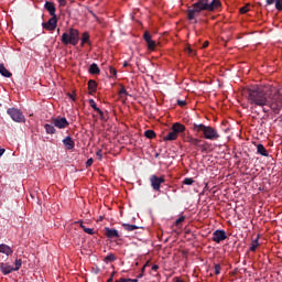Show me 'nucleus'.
Listing matches in <instances>:
<instances>
[{
    "label": "nucleus",
    "instance_id": "79ce46f5",
    "mask_svg": "<svg viewBox=\"0 0 282 282\" xmlns=\"http://www.w3.org/2000/svg\"><path fill=\"white\" fill-rule=\"evenodd\" d=\"M91 164H94V159H88V160L86 161V166H87V169H89V166H91Z\"/></svg>",
    "mask_w": 282,
    "mask_h": 282
},
{
    "label": "nucleus",
    "instance_id": "aec40b11",
    "mask_svg": "<svg viewBox=\"0 0 282 282\" xmlns=\"http://www.w3.org/2000/svg\"><path fill=\"white\" fill-rule=\"evenodd\" d=\"M257 153H259V155H262L263 158H268V150H265V147H263V144H258L257 145Z\"/></svg>",
    "mask_w": 282,
    "mask_h": 282
},
{
    "label": "nucleus",
    "instance_id": "2eb2a0df",
    "mask_svg": "<svg viewBox=\"0 0 282 282\" xmlns=\"http://www.w3.org/2000/svg\"><path fill=\"white\" fill-rule=\"evenodd\" d=\"M88 102H89L91 109H94V111L99 113L100 119L105 120V112H102V110H100V108H98V106L96 105V101L94 99H89Z\"/></svg>",
    "mask_w": 282,
    "mask_h": 282
},
{
    "label": "nucleus",
    "instance_id": "6e6d98bb",
    "mask_svg": "<svg viewBox=\"0 0 282 282\" xmlns=\"http://www.w3.org/2000/svg\"><path fill=\"white\" fill-rule=\"evenodd\" d=\"M107 282H113V278L111 276Z\"/></svg>",
    "mask_w": 282,
    "mask_h": 282
},
{
    "label": "nucleus",
    "instance_id": "39448f33",
    "mask_svg": "<svg viewBox=\"0 0 282 282\" xmlns=\"http://www.w3.org/2000/svg\"><path fill=\"white\" fill-rule=\"evenodd\" d=\"M21 265H23V260L15 259L14 267L10 265L8 262H1L0 263V270L2 274L8 275L11 274V272H18V270H21Z\"/></svg>",
    "mask_w": 282,
    "mask_h": 282
},
{
    "label": "nucleus",
    "instance_id": "f257e3e1",
    "mask_svg": "<svg viewBox=\"0 0 282 282\" xmlns=\"http://www.w3.org/2000/svg\"><path fill=\"white\" fill-rule=\"evenodd\" d=\"M247 100L251 107H262L264 113H281L282 95L276 88L265 89L263 87H253L247 90Z\"/></svg>",
    "mask_w": 282,
    "mask_h": 282
},
{
    "label": "nucleus",
    "instance_id": "7ed1b4c3",
    "mask_svg": "<svg viewBox=\"0 0 282 282\" xmlns=\"http://www.w3.org/2000/svg\"><path fill=\"white\" fill-rule=\"evenodd\" d=\"M192 129L193 131H195V133H203V138H205V140L215 141L221 138V135H219V132H217V129L210 126H206L204 123H200V124L194 123Z\"/></svg>",
    "mask_w": 282,
    "mask_h": 282
},
{
    "label": "nucleus",
    "instance_id": "603ef678",
    "mask_svg": "<svg viewBox=\"0 0 282 282\" xmlns=\"http://www.w3.org/2000/svg\"><path fill=\"white\" fill-rule=\"evenodd\" d=\"M90 14H91L95 19H98V17L96 15V13H94V11H90Z\"/></svg>",
    "mask_w": 282,
    "mask_h": 282
},
{
    "label": "nucleus",
    "instance_id": "c9c22d12",
    "mask_svg": "<svg viewBox=\"0 0 282 282\" xmlns=\"http://www.w3.org/2000/svg\"><path fill=\"white\" fill-rule=\"evenodd\" d=\"M109 72L112 76H118V70H116V68H113V66H109Z\"/></svg>",
    "mask_w": 282,
    "mask_h": 282
},
{
    "label": "nucleus",
    "instance_id": "7c9ffc66",
    "mask_svg": "<svg viewBox=\"0 0 282 282\" xmlns=\"http://www.w3.org/2000/svg\"><path fill=\"white\" fill-rule=\"evenodd\" d=\"M148 45V50H151L153 52V50H155V41L150 40L149 42H147Z\"/></svg>",
    "mask_w": 282,
    "mask_h": 282
},
{
    "label": "nucleus",
    "instance_id": "58836bf2",
    "mask_svg": "<svg viewBox=\"0 0 282 282\" xmlns=\"http://www.w3.org/2000/svg\"><path fill=\"white\" fill-rule=\"evenodd\" d=\"M58 4L61 8H65V6H67V0H58Z\"/></svg>",
    "mask_w": 282,
    "mask_h": 282
},
{
    "label": "nucleus",
    "instance_id": "c756f323",
    "mask_svg": "<svg viewBox=\"0 0 282 282\" xmlns=\"http://www.w3.org/2000/svg\"><path fill=\"white\" fill-rule=\"evenodd\" d=\"M143 39H144L145 43H148L149 41H153L151 33H149V31L144 32Z\"/></svg>",
    "mask_w": 282,
    "mask_h": 282
},
{
    "label": "nucleus",
    "instance_id": "4c0bfd02",
    "mask_svg": "<svg viewBox=\"0 0 282 282\" xmlns=\"http://www.w3.org/2000/svg\"><path fill=\"white\" fill-rule=\"evenodd\" d=\"M193 178H185L184 181H183V184H186L187 186H191V184H193Z\"/></svg>",
    "mask_w": 282,
    "mask_h": 282
},
{
    "label": "nucleus",
    "instance_id": "0eeeda50",
    "mask_svg": "<svg viewBox=\"0 0 282 282\" xmlns=\"http://www.w3.org/2000/svg\"><path fill=\"white\" fill-rule=\"evenodd\" d=\"M51 123L54 124L57 129H67L69 127V121L65 117H56L51 119Z\"/></svg>",
    "mask_w": 282,
    "mask_h": 282
},
{
    "label": "nucleus",
    "instance_id": "f704fd0d",
    "mask_svg": "<svg viewBox=\"0 0 282 282\" xmlns=\"http://www.w3.org/2000/svg\"><path fill=\"white\" fill-rule=\"evenodd\" d=\"M275 8L282 12V0H275Z\"/></svg>",
    "mask_w": 282,
    "mask_h": 282
},
{
    "label": "nucleus",
    "instance_id": "4d7b16f0",
    "mask_svg": "<svg viewBox=\"0 0 282 282\" xmlns=\"http://www.w3.org/2000/svg\"><path fill=\"white\" fill-rule=\"evenodd\" d=\"M0 107H1V104H0Z\"/></svg>",
    "mask_w": 282,
    "mask_h": 282
},
{
    "label": "nucleus",
    "instance_id": "6ab92c4d",
    "mask_svg": "<svg viewBox=\"0 0 282 282\" xmlns=\"http://www.w3.org/2000/svg\"><path fill=\"white\" fill-rule=\"evenodd\" d=\"M177 133L174 132L173 130L171 132H169L165 137H163V140L165 142H173V140H175L177 138Z\"/></svg>",
    "mask_w": 282,
    "mask_h": 282
},
{
    "label": "nucleus",
    "instance_id": "b1692460",
    "mask_svg": "<svg viewBox=\"0 0 282 282\" xmlns=\"http://www.w3.org/2000/svg\"><path fill=\"white\" fill-rule=\"evenodd\" d=\"M257 248H259V237L251 241V247H250L251 252H256Z\"/></svg>",
    "mask_w": 282,
    "mask_h": 282
},
{
    "label": "nucleus",
    "instance_id": "49530a36",
    "mask_svg": "<svg viewBox=\"0 0 282 282\" xmlns=\"http://www.w3.org/2000/svg\"><path fill=\"white\" fill-rule=\"evenodd\" d=\"M152 270H153L154 272H158V270H160V265L153 264V265H152Z\"/></svg>",
    "mask_w": 282,
    "mask_h": 282
},
{
    "label": "nucleus",
    "instance_id": "412c9836",
    "mask_svg": "<svg viewBox=\"0 0 282 282\" xmlns=\"http://www.w3.org/2000/svg\"><path fill=\"white\" fill-rule=\"evenodd\" d=\"M88 72H89V74H93V75L100 74V67H98V64L93 63V64L89 66Z\"/></svg>",
    "mask_w": 282,
    "mask_h": 282
},
{
    "label": "nucleus",
    "instance_id": "dca6fc26",
    "mask_svg": "<svg viewBox=\"0 0 282 282\" xmlns=\"http://www.w3.org/2000/svg\"><path fill=\"white\" fill-rule=\"evenodd\" d=\"M151 184L154 191H160V185L164 184V178L162 177H152L151 178Z\"/></svg>",
    "mask_w": 282,
    "mask_h": 282
},
{
    "label": "nucleus",
    "instance_id": "3c124183",
    "mask_svg": "<svg viewBox=\"0 0 282 282\" xmlns=\"http://www.w3.org/2000/svg\"><path fill=\"white\" fill-rule=\"evenodd\" d=\"M206 1H210V0H197L196 3H205Z\"/></svg>",
    "mask_w": 282,
    "mask_h": 282
},
{
    "label": "nucleus",
    "instance_id": "9b49d317",
    "mask_svg": "<svg viewBox=\"0 0 282 282\" xmlns=\"http://www.w3.org/2000/svg\"><path fill=\"white\" fill-rule=\"evenodd\" d=\"M172 131L180 135V133H184L186 131V126L180 122H176L172 126Z\"/></svg>",
    "mask_w": 282,
    "mask_h": 282
},
{
    "label": "nucleus",
    "instance_id": "864d4df0",
    "mask_svg": "<svg viewBox=\"0 0 282 282\" xmlns=\"http://www.w3.org/2000/svg\"><path fill=\"white\" fill-rule=\"evenodd\" d=\"M123 67H129V62H124Z\"/></svg>",
    "mask_w": 282,
    "mask_h": 282
},
{
    "label": "nucleus",
    "instance_id": "09e8293b",
    "mask_svg": "<svg viewBox=\"0 0 282 282\" xmlns=\"http://www.w3.org/2000/svg\"><path fill=\"white\" fill-rule=\"evenodd\" d=\"M69 98H72L74 100V102H76V96L75 95H72V94H68Z\"/></svg>",
    "mask_w": 282,
    "mask_h": 282
},
{
    "label": "nucleus",
    "instance_id": "f03ea898",
    "mask_svg": "<svg viewBox=\"0 0 282 282\" xmlns=\"http://www.w3.org/2000/svg\"><path fill=\"white\" fill-rule=\"evenodd\" d=\"M218 8H221V1L219 0H212L204 2H195L192 4V8L187 10V19L188 21H194V23H197V20L195 18L199 17L202 12H215Z\"/></svg>",
    "mask_w": 282,
    "mask_h": 282
},
{
    "label": "nucleus",
    "instance_id": "20e7f679",
    "mask_svg": "<svg viewBox=\"0 0 282 282\" xmlns=\"http://www.w3.org/2000/svg\"><path fill=\"white\" fill-rule=\"evenodd\" d=\"M80 41V33L76 29H69L68 33H63V45H76Z\"/></svg>",
    "mask_w": 282,
    "mask_h": 282
},
{
    "label": "nucleus",
    "instance_id": "2f4dec72",
    "mask_svg": "<svg viewBox=\"0 0 282 282\" xmlns=\"http://www.w3.org/2000/svg\"><path fill=\"white\" fill-rule=\"evenodd\" d=\"M185 220H186V217L181 216L178 219H176L175 226H182V224H184Z\"/></svg>",
    "mask_w": 282,
    "mask_h": 282
},
{
    "label": "nucleus",
    "instance_id": "de8ad7c7",
    "mask_svg": "<svg viewBox=\"0 0 282 282\" xmlns=\"http://www.w3.org/2000/svg\"><path fill=\"white\" fill-rule=\"evenodd\" d=\"M208 45H209V42H208V41H205V42L203 43V50H206V47H208Z\"/></svg>",
    "mask_w": 282,
    "mask_h": 282
},
{
    "label": "nucleus",
    "instance_id": "423d86ee",
    "mask_svg": "<svg viewBox=\"0 0 282 282\" xmlns=\"http://www.w3.org/2000/svg\"><path fill=\"white\" fill-rule=\"evenodd\" d=\"M8 116L13 120V122H25V116L18 108H9L7 110Z\"/></svg>",
    "mask_w": 282,
    "mask_h": 282
},
{
    "label": "nucleus",
    "instance_id": "a18cd8bd",
    "mask_svg": "<svg viewBox=\"0 0 282 282\" xmlns=\"http://www.w3.org/2000/svg\"><path fill=\"white\" fill-rule=\"evenodd\" d=\"M276 3V0H267V6H272Z\"/></svg>",
    "mask_w": 282,
    "mask_h": 282
},
{
    "label": "nucleus",
    "instance_id": "c85d7f7f",
    "mask_svg": "<svg viewBox=\"0 0 282 282\" xmlns=\"http://www.w3.org/2000/svg\"><path fill=\"white\" fill-rule=\"evenodd\" d=\"M80 228H83L84 232H86L87 235H95L94 229L85 227L83 223L80 224Z\"/></svg>",
    "mask_w": 282,
    "mask_h": 282
},
{
    "label": "nucleus",
    "instance_id": "37998d69",
    "mask_svg": "<svg viewBox=\"0 0 282 282\" xmlns=\"http://www.w3.org/2000/svg\"><path fill=\"white\" fill-rule=\"evenodd\" d=\"M96 155H97L98 160H102V150H98L96 152Z\"/></svg>",
    "mask_w": 282,
    "mask_h": 282
},
{
    "label": "nucleus",
    "instance_id": "f3484780",
    "mask_svg": "<svg viewBox=\"0 0 282 282\" xmlns=\"http://www.w3.org/2000/svg\"><path fill=\"white\" fill-rule=\"evenodd\" d=\"M44 129H45L47 135H54V133H56V128L52 123H45Z\"/></svg>",
    "mask_w": 282,
    "mask_h": 282
},
{
    "label": "nucleus",
    "instance_id": "9d476101",
    "mask_svg": "<svg viewBox=\"0 0 282 282\" xmlns=\"http://www.w3.org/2000/svg\"><path fill=\"white\" fill-rule=\"evenodd\" d=\"M105 235L108 237V239H118L120 237V234H118V230L111 229L109 227L105 228Z\"/></svg>",
    "mask_w": 282,
    "mask_h": 282
},
{
    "label": "nucleus",
    "instance_id": "393cba45",
    "mask_svg": "<svg viewBox=\"0 0 282 282\" xmlns=\"http://www.w3.org/2000/svg\"><path fill=\"white\" fill-rule=\"evenodd\" d=\"M98 87V85L96 84V80L94 79H90L88 82V89L89 91H96V88Z\"/></svg>",
    "mask_w": 282,
    "mask_h": 282
},
{
    "label": "nucleus",
    "instance_id": "f8f14e48",
    "mask_svg": "<svg viewBox=\"0 0 282 282\" xmlns=\"http://www.w3.org/2000/svg\"><path fill=\"white\" fill-rule=\"evenodd\" d=\"M14 250L11 249L10 246L2 243L0 245V253L6 254L7 257H12Z\"/></svg>",
    "mask_w": 282,
    "mask_h": 282
},
{
    "label": "nucleus",
    "instance_id": "ddd939ff",
    "mask_svg": "<svg viewBox=\"0 0 282 282\" xmlns=\"http://www.w3.org/2000/svg\"><path fill=\"white\" fill-rule=\"evenodd\" d=\"M44 8L47 10L51 17H56V6H54V2L46 1Z\"/></svg>",
    "mask_w": 282,
    "mask_h": 282
},
{
    "label": "nucleus",
    "instance_id": "e433bc0d",
    "mask_svg": "<svg viewBox=\"0 0 282 282\" xmlns=\"http://www.w3.org/2000/svg\"><path fill=\"white\" fill-rule=\"evenodd\" d=\"M215 274H221V265L219 264L215 265Z\"/></svg>",
    "mask_w": 282,
    "mask_h": 282
},
{
    "label": "nucleus",
    "instance_id": "ea45409f",
    "mask_svg": "<svg viewBox=\"0 0 282 282\" xmlns=\"http://www.w3.org/2000/svg\"><path fill=\"white\" fill-rule=\"evenodd\" d=\"M106 261H116V256H113V254L107 256Z\"/></svg>",
    "mask_w": 282,
    "mask_h": 282
},
{
    "label": "nucleus",
    "instance_id": "a19ab883",
    "mask_svg": "<svg viewBox=\"0 0 282 282\" xmlns=\"http://www.w3.org/2000/svg\"><path fill=\"white\" fill-rule=\"evenodd\" d=\"M178 107H186V100H177Z\"/></svg>",
    "mask_w": 282,
    "mask_h": 282
},
{
    "label": "nucleus",
    "instance_id": "a878e982",
    "mask_svg": "<svg viewBox=\"0 0 282 282\" xmlns=\"http://www.w3.org/2000/svg\"><path fill=\"white\" fill-rule=\"evenodd\" d=\"M123 228H124V230H128V232H133V230H138V226L129 225V224H124Z\"/></svg>",
    "mask_w": 282,
    "mask_h": 282
},
{
    "label": "nucleus",
    "instance_id": "4be33fe9",
    "mask_svg": "<svg viewBox=\"0 0 282 282\" xmlns=\"http://www.w3.org/2000/svg\"><path fill=\"white\" fill-rule=\"evenodd\" d=\"M0 74L1 76H4V78H10L12 76V73L6 69V66L3 64H0Z\"/></svg>",
    "mask_w": 282,
    "mask_h": 282
},
{
    "label": "nucleus",
    "instance_id": "cd10ccee",
    "mask_svg": "<svg viewBox=\"0 0 282 282\" xmlns=\"http://www.w3.org/2000/svg\"><path fill=\"white\" fill-rule=\"evenodd\" d=\"M189 143H192L193 147H199V144H202V139L191 138Z\"/></svg>",
    "mask_w": 282,
    "mask_h": 282
},
{
    "label": "nucleus",
    "instance_id": "6e6552de",
    "mask_svg": "<svg viewBox=\"0 0 282 282\" xmlns=\"http://www.w3.org/2000/svg\"><path fill=\"white\" fill-rule=\"evenodd\" d=\"M56 25H58V18L56 15H52L47 22L42 24V28L48 32H54V30H56Z\"/></svg>",
    "mask_w": 282,
    "mask_h": 282
},
{
    "label": "nucleus",
    "instance_id": "c03bdc74",
    "mask_svg": "<svg viewBox=\"0 0 282 282\" xmlns=\"http://www.w3.org/2000/svg\"><path fill=\"white\" fill-rule=\"evenodd\" d=\"M116 282H131V279L121 278V279L117 280Z\"/></svg>",
    "mask_w": 282,
    "mask_h": 282
},
{
    "label": "nucleus",
    "instance_id": "5fc2aeb1",
    "mask_svg": "<svg viewBox=\"0 0 282 282\" xmlns=\"http://www.w3.org/2000/svg\"><path fill=\"white\" fill-rule=\"evenodd\" d=\"M130 282H138V279H130Z\"/></svg>",
    "mask_w": 282,
    "mask_h": 282
},
{
    "label": "nucleus",
    "instance_id": "a211bd4d",
    "mask_svg": "<svg viewBox=\"0 0 282 282\" xmlns=\"http://www.w3.org/2000/svg\"><path fill=\"white\" fill-rule=\"evenodd\" d=\"M86 43H87V45H91V41L89 40V33L88 32L83 33L80 46L85 47Z\"/></svg>",
    "mask_w": 282,
    "mask_h": 282
},
{
    "label": "nucleus",
    "instance_id": "473e14b6",
    "mask_svg": "<svg viewBox=\"0 0 282 282\" xmlns=\"http://www.w3.org/2000/svg\"><path fill=\"white\" fill-rule=\"evenodd\" d=\"M247 12H250V7L248 4L240 8V14H246Z\"/></svg>",
    "mask_w": 282,
    "mask_h": 282
},
{
    "label": "nucleus",
    "instance_id": "4468645a",
    "mask_svg": "<svg viewBox=\"0 0 282 282\" xmlns=\"http://www.w3.org/2000/svg\"><path fill=\"white\" fill-rule=\"evenodd\" d=\"M62 142L64 147H66L67 151H73L74 147H76V142L72 140V137H66Z\"/></svg>",
    "mask_w": 282,
    "mask_h": 282
},
{
    "label": "nucleus",
    "instance_id": "bb28decb",
    "mask_svg": "<svg viewBox=\"0 0 282 282\" xmlns=\"http://www.w3.org/2000/svg\"><path fill=\"white\" fill-rule=\"evenodd\" d=\"M144 135H145V138H148L149 140H153V138H155V131H153V130H147V131L144 132Z\"/></svg>",
    "mask_w": 282,
    "mask_h": 282
},
{
    "label": "nucleus",
    "instance_id": "8fccbe9b",
    "mask_svg": "<svg viewBox=\"0 0 282 282\" xmlns=\"http://www.w3.org/2000/svg\"><path fill=\"white\" fill-rule=\"evenodd\" d=\"M6 153V149H1L0 148V158H1V155H3Z\"/></svg>",
    "mask_w": 282,
    "mask_h": 282
},
{
    "label": "nucleus",
    "instance_id": "5701e85b",
    "mask_svg": "<svg viewBox=\"0 0 282 282\" xmlns=\"http://www.w3.org/2000/svg\"><path fill=\"white\" fill-rule=\"evenodd\" d=\"M209 148L210 144H208V142L206 141H202L198 145V149H200L202 153H206V151H208Z\"/></svg>",
    "mask_w": 282,
    "mask_h": 282
},
{
    "label": "nucleus",
    "instance_id": "72a5a7b5",
    "mask_svg": "<svg viewBox=\"0 0 282 282\" xmlns=\"http://www.w3.org/2000/svg\"><path fill=\"white\" fill-rule=\"evenodd\" d=\"M119 96H129V93H127V88H124V86H122L119 90Z\"/></svg>",
    "mask_w": 282,
    "mask_h": 282
},
{
    "label": "nucleus",
    "instance_id": "1a4fd4ad",
    "mask_svg": "<svg viewBox=\"0 0 282 282\" xmlns=\"http://www.w3.org/2000/svg\"><path fill=\"white\" fill-rule=\"evenodd\" d=\"M226 231L224 230H216L213 236V241L216 243H221V241H226Z\"/></svg>",
    "mask_w": 282,
    "mask_h": 282
}]
</instances>
